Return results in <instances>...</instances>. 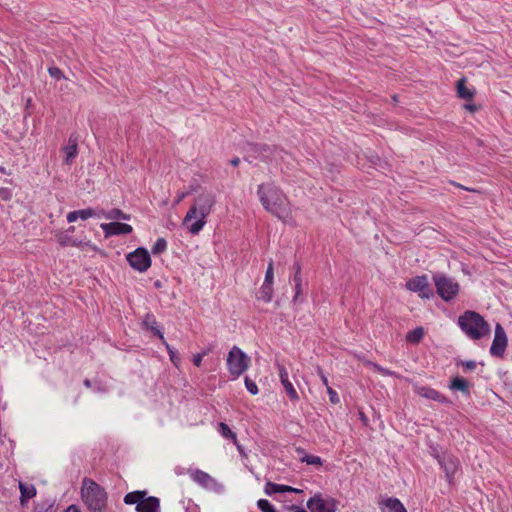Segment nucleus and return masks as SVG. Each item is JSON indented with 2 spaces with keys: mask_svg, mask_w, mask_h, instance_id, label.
<instances>
[{
  "mask_svg": "<svg viewBox=\"0 0 512 512\" xmlns=\"http://www.w3.org/2000/svg\"><path fill=\"white\" fill-rule=\"evenodd\" d=\"M257 195L263 208L278 219L285 221L291 216L289 200L274 182L258 185Z\"/></svg>",
  "mask_w": 512,
  "mask_h": 512,
  "instance_id": "1",
  "label": "nucleus"
},
{
  "mask_svg": "<svg viewBox=\"0 0 512 512\" xmlns=\"http://www.w3.org/2000/svg\"><path fill=\"white\" fill-rule=\"evenodd\" d=\"M215 203L216 197L212 192L203 191L195 198L183 219V225L191 234L197 235L203 229Z\"/></svg>",
  "mask_w": 512,
  "mask_h": 512,
  "instance_id": "2",
  "label": "nucleus"
},
{
  "mask_svg": "<svg viewBox=\"0 0 512 512\" xmlns=\"http://www.w3.org/2000/svg\"><path fill=\"white\" fill-rule=\"evenodd\" d=\"M458 325L461 330L472 340H480L490 334V326L479 313L465 311L458 318Z\"/></svg>",
  "mask_w": 512,
  "mask_h": 512,
  "instance_id": "3",
  "label": "nucleus"
},
{
  "mask_svg": "<svg viewBox=\"0 0 512 512\" xmlns=\"http://www.w3.org/2000/svg\"><path fill=\"white\" fill-rule=\"evenodd\" d=\"M82 499L91 512H104L107 506V493L94 480L84 478L82 485Z\"/></svg>",
  "mask_w": 512,
  "mask_h": 512,
  "instance_id": "4",
  "label": "nucleus"
},
{
  "mask_svg": "<svg viewBox=\"0 0 512 512\" xmlns=\"http://www.w3.org/2000/svg\"><path fill=\"white\" fill-rule=\"evenodd\" d=\"M146 490H136L124 496V503L136 505V512H160V499L156 496H148Z\"/></svg>",
  "mask_w": 512,
  "mask_h": 512,
  "instance_id": "5",
  "label": "nucleus"
},
{
  "mask_svg": "<svg viewBox=\"0 0 512 512\" xmlns=\"http://www.w3.org/2000/svg\"><path fill=\"white\" fill-rule=\"evenodd\" d=\"M432 279L436 287V293L445 302L452 301L458 295L460 285L453 278L444 273H435Z\"/></svg>",
  "mask_w": 512,
  "mask_h": 512,
  "instance_id": "6",
  "label": "nucleus"
},
{
  "mask_svg": "<svg viewBox=\"0 0 512 512\" xmlns=\"http://www.w3.org/2000/svg\"><path fill=\"white\" fill-rule=\"evenodd\" d=\"M250 357L239 347L233 346L227 356V368L229 373L237 378L249 367Z\"/></svg>",
  "mask_w": 512,
  "mask_h": 512,
  "instance_id": "7",
  "label": "nucleus"
},
{
  "mask_svg": "<svg viewBox=\"0 0 512 512\" xmlns=\"http://www.w3.org/2000/svg\"><path fill=\"white\" fill-rule=\"evenodd\" d=\"M129 265L136 271L143 273L151 266V257L148 250L144 247H138L126 255Z\"/></svg>",
  "mask_w": 512,
  "mask_h": 512,
  "instance_id": "8",
  "label": "nucleus"
},
{
  "mask_svg": "<svg viewBox=\"0 0 512 512\" xmlns=\"http://www.w3.org/2000/svg\"><path fill=\"white\" fill-rule=\"evenodd\" d=\"M406 288L412 292L418 293L422 299H431L434 297L432 287L428 282L426 275H420L410 278L406 282Z\"/></svg>",
  "mask_w": 512,
  "mask_h": 512,
  "instance_id": "9",
  "label": "nucleus"
},
{
  "mask_svg": "<svg viewBox=\"0 0 512 512\" xmlns=\"http://www.w3.org/2000/svg\"><path fill=\"white\" fill-rule=\"evenodd\" d=\"M507 335L500 323H497L495 326V335L490 347V354L494 357L502 358L504 356L506 347H507Z\"/></svg>",
  "mask_w": 512,
  "mask_h": 512,
  "instance_id": "10",
  "label": "nucleus"
},
{
  "mask_svg": "<svg viewBox=\"0 0 512 512\" xmlns=\"http://www.w3.org/2000/svg\"><path fill=\"white\" fill-rule=\"evenodd\" d=\"M307 508L311 512H335L336 511V500L329 498L324 500L320 493L315 494L307 501Z\"/></svg>",
  "mask_w": 512,
  "mask_h": 512,
  "instance_id": "11",
  "label": "nucleus"
},
{
  "mask_svg": "<svg viewBox=\"0 0 512 512\" xmlns=\"http://www.w3.org/2000/svg\"><path fill=\"white\" fill-rule=\"evenodd\" d=\"M189 474L194 482H196L205 489L214 491H220L222 489L221 484H219L216 479H214L212 476H210L207 472L203 470H189Z\"/></svg>",
  "mask_w": 512,
  "mask_h": 512,
  "instance_id": "12",
  "label": "nucleus"
},
{
  "mask_svg": "<svg viewBox=\"0 0 512 512\" xmlns=\"http://www.w3.org/2000/svg\"><path fill=\"white\" fill-rule=\"evenodd\" d=\"M436 458L447 480L451 482L460 466L458 458L451 454L438 455Z\"/></svg>",
  "mask_w": 512,
  "mask_h": 512,
  "instance_id": "13",
  "label": "nucleus"
},
{
  "mask_svg": "<svg viewBox=\"0 0 512 512\" xmlns=\"http://www.w3.org/2000/svg\"><path fill=\"white\" fill-rule=\"evenodd\" d=\"M100 227L104 231L106 238L111 236L127 235L133 231L131 225L117 221H113L110 223H102Z\"/></svg>",
  "mask_w": 512,
  "mask_h": 512,
  "instance_id": "14",
  "label": "nucleus"
},
{
  "mask_svg": "<svg viewBox=\"0 0 512 512\" xmlns=\"http://www.w3.org/2000/svg\"><path fill=\"white\" fill-rule=\"evenodd\" d=\"M142 329L150 331L153 336L159 338L162 342H165L164 334L153 313L147 312L145 314L142 322Z\"/></svg>",
  "mask_w": 512,
  "mask_h": 512,
  "instance_id": "15",
  "label": "nucleus"
},
{
  "mask_svg": "<svg viewBox=\"0 0 512 512\" xmlns=\"http://www.w3.org/2000/svg\"><path fill=\"white\" fill-rule=\"evenodd\" d=\"M63 152L65 154L64 163L71 165L78 155V137L76 134L73 133L69 136L67 145L63 147Z\"/></svg>",
  "mask_w": 512,
  "mask_h": 512,
  "instance_id": "16",
  "label": "nucleus"
},
{
  "mask_svg": "<svg viewBox=\"0 0 512 512\" xmlns=\"http://www.w3.org/2000/svg\"><path fill=\"white\" fill-rule=\"evenodd\" d=\"M416 392L421 397H424V398H427L430 400H434V401H437V402H440V403L446 404V405L452 404V401L450 399H448L445 395L441 394L439 391H437L436 389H433L431 387L422 386V387H419L416 390Z\"/></svg>",
  "mask_w": 512,
  "mask_h": 512,
  "instance_id": "17",
  "label": "nucleus"
},
{
  "mask_svg": "<svg viewBox=\"0 0 512 512\" xmlns=\"http://www.w3.org/2000/svg\"><path fill=\"white\" fill-rule=\"evenodd\" d=\"M381 512H407L402 502L395 497H388L379 502Z\"/></svg>",
  "mask_w": 512,
  "mask_h": 512,
  "instance_id": "18",
  "label": "nucleus"
},
{
  "mask_svg": "<svg viewBox=\"0 0 512 512\" xmlns=\"http://www.w3.org/2000/svg\"><path fill=\"white\" fill-rule=\"evenodd\" d=\"M268 149V144L264 143H247L245 151L247 155L244 157V160L252 163L255 159L261 160V153Z\"/></svg>",
  "mask_w": 512,
  "mask_h": 512,
  "instance_id": "19",
  "label": "nucleus"
},
{
  "mask_svg": "<svg viewBox=\"0 0 512 512\" xmlns=\"http://www.w3.org/2000/svg\"><path fill=\"white\" fill-rule=\"evenodd\" d=\"M19 490H20V504L21 506H26L28 501L35 497L37 494V490L33 484H26L24 482H19Z\"/></svg>",
  "mask_w": 512,
  "mask_h": 512,
  "instance_id": "20",
  "label": "nucleus"
},
{
  "mask_svg": "<svg viewBox=\"0 0 512 512\" xmlns=\"http://www.w3.org/2000/svg\"><path fill=\"white\" fill-rule=\"evenodd\" d=\"M470 383L468 380L461 376H455L451 379L449 384V389L452 391H460L462 394L469 396L470 395Z\"/></svg>",
  "mask_w": 512,
  "mask_h": 512,
  "instance_id": "21",
  "label": "nucleus"
},
{
  "mask_svg": "<svg viewBox=\"0 0 512 512\" xmlns=\"http://www.w3.org/2000/svg\"><path fill=\"white\" fill-rule=\"evenodd\" d=\"M457 96L461 99L472 100L475 95V90L466 86V78L462 77L456 83Z\"/></svg>",
  "mask_w": 512,
  "mask_h": 512,
  "instance_id": "22",
  "label": "nucleus"
},
{
  "mask_svg": "<svg viewBox=\"0 0 512 512\" xmlns=\"http://www.w3.org/2000/svg\"><path fill=\"white\" fill-rule=\"evenodd\" d=\"M282 153H284L283 149H280L275 145H268V149L261 153V161L265 163L273 162L277 160V158H282Z\"/></svg>",
  "mask_w": 512,
  "mask_h": 512,
  "instance_id": "23",
  "label": "nucleus"
},
{
  "mask_svg": "<svg viewBox=\"0 0 512 512\" xmlns=\"http://www.w3.org/2000/svg\"><path fill=\"white\" fill-rule=\"evenodd\" d=\"M100 213H101V217H104L105 219H109V220H116V219L130 220L131 219L130 214L124 213L121 209H118V208H113L108 212H106L103 209H100Z\"/></svg>",
  "mask_w": 512,
  "mask_h": 512,
  "instance_id": "24",
  "label": "nucleus"
},
{
  "mask_svg": "<svg viewBox=\"0 0 512 512\" xmlns=\"http://www.w3.org/2000/svg\"><path fill=\"white\" fill-rule=\"evenodd\" d=\"M297 453L300 457L301 462H305L308 465H322V459L319 456L309 455L303 448H297Z\"/></svg>",
  "mask_w": 512,
  "mask_h": 512,
  "instance_id": "25",
  "label": "nucleus"
},
{
  "mask_svg": "<svg viewBox=\"0 0 512 512\" xmlns=\"http://www.w3.org/2000/svg\"><path fill=\"white\" fill-rule=\"evenodd\" d=\"M273 285L263 283L257 293V299L269 303L272 300Z\"/></svg>",
  "mask_w": 512,
  "mask_h": 512,
  "instance_id": "26",
  "label": "nucleus"
},
{
  "mask_svg": "<svg viewBox=\"0 0 512 512\" xmlns=\"http://www.w3.org/2000/svg\"><path fill=\"white\" fill-rule=\"evenodd\" d=\"M424 336V329L422 327H416L415 329L409 331L406 335V340L409 343L417 344L421 341Z\"/></svg>",
  "mask_w": 512,
  "mask_h": 512,
  "instance_id": "27",
  "label": "nucleus"
},
{
  "mask_svg": "<svg viewBox=\"0 0 512 512\" xmlns=\"http://www.w3.org/2000/svg\"><path fill=\"white\" fill-rule=\"evenodd\" d=\"M218 432L221 434L222 437H224L225 439H231L233 441V443H236V440H237V435L235 432H233L230 427L224 423V422H220L218 424Z\"/></svg>",
  "mask_w": 512,
  "mask_h": 512,
  "instance_id": "28",
  "label": "nucleus"
},
{
  "mask_svg": "<svg viewBox=\"0 0 512 512\" xmlns=\"http://www.w3.org/2000/svg\"><path fill=\"white\" fill-rule=\"evenodd\" d=\"M78 218L82 220H87L90 217H101L100 209L96 210L92 207H88L86 209L77 210Z\"/></svg>",
  "mask_w": 512,
  "mask_h": 512,
  "instance_id": "29",
  "label": "nucleus"
},
{
  "mask_svg": "<svg viewBox=\"0 0 512 512\" xmlns=\"http://www.w3.org/2000/svg\"><path fill=\"white\" fill-rule=\"evenodd\" d=\"M166 249H167V241L165 240V238L160 237L156 240V242L152 246L151 252L154 255H159V254L165 252Z\"/></svg>",
  "mask_w": 512,
  "mask_h": 512,
  "instance_id": "30",
  "label": "nucleus"
},
{
  "mask_svg": "<svg viewBox=\"0 0 512 512\" xmlns=\"http://www.w3.org/2000/svg\"><path fill=\"white\" fill-rule=\"evenodd\" d=\"M457 366L463 367V371L465 373L472 372L477 367V362L474 360H462V359H456L455 361Z\"/></svg>",
  "mask_w": 512,
  "mask_h": 512,
  "instance_id": "31",
  "label": "nucleus"
},
{
  "mask_svg": "<svg viewBox=\"0 0 512 512\" xmlns=\"http://www.w3.org/2000/svg\"><path fill=\"white\" fill-rule=\"evenodd\" d=\"M282 385L285 389L286 394L288 395V397L290 398L291 401L299 400V395L290 380L283 382Z\"/></svg>",
  "mask_w": 512,
  "mask_h": 512,
  "instance_id": "32",
  "label": "nucleus"
},
{
  "mask_svg": "<svg viewBox=\"0 0 512 512\" xmlns=\"http://www.w3.org/2000/svg\"><path fill=\"white\" fill-rule=\"evenodd\" d=\"M264 492L269 496L276 493H282V484H276L268 481L264 486Z\"/></svg>",
  "mask_w": 512,
  "mask_h": 512,
  "instance_id": "33",
  "label": "nucleus"
},
{
  "mask_svg": "<svg viewBox=\"0 0 512 512\" xmlns=\"http://www.w3.org/2000/svg\"><path fill=\"white\" fill-rule=\"evenodd\" d=\"M166 349H167V352L169 354V357H170V360L171 362L175 365V366H178L179 363L181 362V358L180 356L178 355V352L172 347L170 346L166 341L165 342H162Z\"/></svg>",
  "mask_w": 512,
  "mask_h": 512,
  "instance_id": "34",
  "label": "nucleus"
},
{
  "mask_svg": "<svg viewBox=\"0 0 512 512\" xmlns=\"http://www.w3.org/2000/svg\"><path fill=\"white\" fill-rule=\"evenodd\" d=\"M257 507L261 512H277L275 507L267 499H259Z\"/></svg>",
  "mask_w": 512,
  "mask_h": 512,
  "instance_id": "35",
  "label": "nucleus"
},
{
  "mask_svg": "<svg viewBox=\"0 0 512 512\" xmlns=\"http://www.w3.org/2000/svg\"><path fill=\"white\" fill-rule=\"evenodd\" d=\"M294 289H295V295L293 297L292 302L294 304L302 303L304 301V298L302 296L303 284L302 283H297L296 285H294Z\"/></svg>",
  "mask_w": 512,
  "mask_h": 512,
  "instance_id": "36",
  "label": "nucleus"
},
{
  "mask_svg": "<svg viewBox=\"0 0 512 512\" xmlns=\"http://www.w3.org/2000/svg\"><path fill=\"white\" fill-rule=\"evenodd\" d=\"M244 383H245V387H246L247 391L250 394H252V395L258 394V392H259L258 386L253 380H251L249 377H245Z\"/></svg>",
  "mask_w": 512,
  "mask_h": 512,
  "instance_id": "37",
  "label": "nucleus"
},
{
  "mask_svg": "<svg viewBox=\"0 0 512 512\" xmlns=\"http://www.w3.org/2000/svg\"><path fill=\"white\" fill-rule=\"evenodd\" d=\"M273 281H274V270H273V261L271 260L268 264L263 283L273 285Z\"/></svg>",
  "mask_w": 512,
  "mask_h": 512,
  "instance_id": "38",
  "label": "nucleus"
},
{
  "mask_svg": "<svg viewBox=\"0 0 512 512\" xmlns=\"http://www.w3.org/2000/svg\"><path fill=\"white\" fill-rule=\"evenodd\" d=\"M58 242L62 247L78 246V243L68 235H62L58 238Z\"/></svg>",
  "mask_w": 512,
  "mask_h": 512,
  "instance_id": "39",
  "label": "nucleus"
},
{
  "mask_svg": "<svg viewBox=\"0 0 512 512\" xmlns=\"http://www.w3.org/2000/svg\"><path fill=\"white\" fill-rule=\"evenodd\" d=\"M48 73L51 77H53L56 80H61L64 78L62 70L56 66L49 67Z\"/></svg>",
  "mask_w": 512,
  "mask_h": 512,
  "instance_id": "40",
  "label": "nucleus"
},
{
  "mask_svg": "<svg viewBox=\"0 0 512 512\" xmlns=\"http://www.w3.org/2000/svg\"><path fill=\"white\" fill-rule=\"evenodd\" d=\"M35 512H56L53 502L46 501Z\"/></svg>",
  "mask_w": 512,
  "mask_h": 512,
  "instance_id": "41",
  "label": "nucleus"
},
{
  "mask_svg": "<svg viewBox=\"0 0 512 512\" xmlns=\"http://www.w3.org/2000/svg\"><path fill=\"white\" fill-rule=\"evenodd\" d=\"M13 192L10 188L7 187H1L0 188V198L3 201H10L12 199Z\"/></svg>",
  "mask_w": 512,
  "mask_h": 512,
  "instance_id": "42",
  "label": "nucleus"
},
{
  "mask_svg": "<svg viewBox=\"0 0 512 512\" xmlns=\"http://www.w3.org/2000/svg\"><path fill=\"white\" fill-rule=\"evenodd\" d=\"M327 393L329 395V400L332 404H338L340 402L338 393L333 388L328 387Z\"/></svg>",
  "mask_w": 512,
  "mask_h": 512,
  "instance_id": "43",
  "label": "nucleus"
},
{
  "mask_svg": "<svg viewBox=\"0 0 512 512\" xmlns=\"http://www.w3.org/2000/svg\"><path fill=\"white\" fill-rule=\"evenodd\" d=\"M207 354H208V350H205V351H203V352H201V353H197V354H195V355L193 356V359H192L193 364H194L195 366H197V367L201 366L202 359H203V357H204L205 355H207Z\"/></svg>",
  "mask_w": 512,
  "mask_h": 512,
  "instance_id": "44",
  "label": "nucleus"
},
{
  "mask_svg": "<svg viewBox=\"0 0 512 512\" xmlns=\"http://www.w3.org/2000/svg\"><path fill=\"white\" fill-rule=\"evenodd\" d=\"M278 368H279V377H280L281 383L289 381V375H288L286 368L282 365H279Z\"/></svg>",
  "mask_w": 512,
  "mask_h": 512,
  "instance_id": "45",
  "label": "nucleus"
},
{
  "mask_svg": "<svg viewBox=\"0 0 512 512\" xmlns=\"http://www.w3.org/2000/svg\"><path fill=\"white\" fill-rule=\"evenodd\" d=\"M192 191H195L193 186L190 187L189 191L179 193L175 199V204H179L183 201Z\"/></svg>",
  "mask_w": 512,
  "mask_h": 512,
  "instance_id": "46",
  "label": "nucleus"
},
{
  "mask_svg": "<svg viewBox=\"0 0 512 512\" xmlns=\"http://www.w3.org/2000/svg\"><path fill=\"white\" fill-rule=\"evenodd\" d=\"M93 389L97 393H105L107 392V388L99 381H95L93 384Z\"/></svg>",
  "mask_w": 512,
  "mask_h": 512,
  "instance_id": "47",
  "label": "nucleus"
},
{
  "mask_svg": "<svg viewBox=\"0 0 512 512\" xmlns=\"http://www.w3.org/2000/svg\"><path fill=\"white\" fill-rule=\"evenodd\" d=\"M317 372H318V375L320 376V379H321L323 385H325L326 388L330 387L328 384V379L325 376L323 369L321 367H317Z\"/></svg>",
  "mask_w": 512,
  "mask_h": 512,
  "instance_id": "48",
  "label": "nucleus"
},
{
  "mask_svg": "<svg viewBox=\"0 0 512 512\" xmlns=\"http://www.w3.org/2000/svg\"><path fill=\"white\" fill-rule=\"evenodd\" d=\"M78 218L77 210L71 211L67 214V221L69 223L75 222Z\"/></svg>",
  "mask_w": 512,
  "mask_h": 512,
  "instance_id": "49",
  "label": "nucleus"
},
{
  "mask_svg": "<svg viewBox=\"0 0 512 512\" xmlns=\"http://www.w3.org/2000/svg\"><path fill=\"white\" fill-rule=\"evenodd\" d=\"M233 444L236 446V448H237L239 454L241 455V457L247 458V454H246L243 446L238 442V439L236 440V443H233Z\"/></svg>",
  "mask_w": 512,
  "mask_h": 512,
  "instance_id": "50",
  "label": "nucleus"
},
{
  "mask_svg": "<svg viewBox=\"0 0 512 512\" xmlns=\"http://www.w3.org/2000/svg\"><path fill=\"white\" fill-rule=\"evenodd\" d=\"M464 108L470 112H475L478 110V106L476 104H473V103H470V104H465L464 105Z\"/></svg>",
  "mask_w": 512,
  "mask_h": 512,
  "instance_id": "51",
  "label": "nucleus"
},
{
  "mask_svg": "<svg viewBox=\"0 0 512 512\" xmlns=\"http://www.w3.org/2000/svg\"><path fill=\"white\" fill-rule=\"evenodd\" d=\"M64 512H81V511L76 505L72 504V505L68 506L67 509L64 510Z\"/></svg>",
  "mask_w": 512,
  "mask_h": 512,
  "instance_id": "52",
  "label": "nucleus"
},
{
  "mask_svg": "<svg viewBox=\"0 0 512 512\" xmlns=\"http://www.w3.org/2000/svg\"><path fill=\"white\" fill-rule=\"evenodd\" d=\"M289 509L292 510L293 512H307L303 507L296 505H291Z\"/></svg>",
  "mask_w": 512,
  "mask_h": 512,
  "instance_id": "53",
  "label": "nucleus"
},
{
  "mask_svg": "<svg viewBox=\"0 0 512 512\" xmlns=\"http://www.w3.org/2000/svg\"><path fill=\"white\" fill-rule=\"evenodd\" d=\"M294 274H301V265L299 262L293 264Z\"/></svg>",
  "mask_w": 512,
  "mask_h": 512,
  "instance_id": "54",
  "label": "nucleus"
},
{
  "mask_svg": "<svg viewBox=\"0 0 512 512\" xmlns=\"http://www.w3.org/2000/svg\"><path fill=\"white\" fill-rule=\"evenodd\" d=\"M293 282H294V285H296L297 283H302V276H301V274H294Z\"/></svg>",
  "mask_w": 512,
  "mask_h": 512,
  "instance_id": "55",
  "label": "nucleus"
},
{
  "mask_svg": "<svg viewBox=\"0 0 512 512\" xmlns=\"http://www.w3.org/2000/svg\"><path fill=\"white\" fill-rule=\"evenodd\" d=\"M93 384L94 382H92L90 379L86 378L84 379L83 381V385L86 387V388H93Z\"/></svg>",
  "mask_w": 512,
  "mask_h": 512,
  "instance_id": "56",
  "label": "nucleus"
},
{
  "mask_svg": "<svg viewBox=\"0 0 512 512\" xmlns=\"http://www.w3.org/2000/svg\"><path fill=\"white\" fill-rule=\"evenodd\" d=\"M375 366L378 369V371H380L383 375H391L392 374V372L387 369H384L378 365H375Z\"/></svg>",
  "mask_w": 512,
  "mask_h": 512,
  "instance_id": "57",
  "label": "nucleus"
},
{
  "mask_svg": "<svg viewBox=\"0 0 512 512\" xmlns=\"http://www.w3.org/2000/svg\"><path fill=\"white\" fill-rule=\"evenodd\" d=\"M240 163V159L238 157H234L233 159L230 160V164L234 167L238 166Z\"/></svg>",
  "mask_w": 512,
  "mask_h": 512,
  "instance_id": "58",
  "label": "nucleus"
},
{
  "mask_svg": "<svg viewBox=\"0 0 512 512\" xmlns=\"http://www.w3.org/2000/svg\"><path fill=\"white\" fill-rule=\"evenodd\" d=\"M284 492H292V487L282 484V493H284Z\"/></svg>",
  "mask_w": 512,
  "mask_h": 512,
  "instance_id": "59",
  "label": "nucleus"
},
{
  "mask_svg": "<svg viewBox=\"0 0 512 512\" xmlns=\"http://www.w3.org/2000/svg\"><path fill=\"white\" fill-rule=\"evenodd\" d=\"M0 173L10 175V172L4 166H0Z\"/></svg>",
  "mask_w": 512,
  "mask_h": 512,
  "instance_id": "60",
  "label": "nucleus"
},
{
  "mask_svg": "<svg viewBox=\"0 0 512 512\" xmlns=\"http://www.w3.org/2000/svg\"><path fill=\"white\" fill-rule=\"evenodd\" d=\"M360 419H361L364 423H366V422H367V417L365 416V414H364V413H360Z\"/></svg>",
  "mask_w": 512,
  "mask_h": 512,
  "instance_id": "61",
  "label": "nucleus"
},
{
  "mask_svg": "<svg viewBox=\"0 0 512 512\" xmlns=\"http://www.w3.org/2000/svg\"><path fill=\"white\" fill-rule=\"evenodd\" d=\"M155 287L157 288H160L161 287V282L159 280H157L155 283H154Z\"/></svg>",
  "mask_w": 512,
  "mask_h": 512,
  "instance_id": "62",
  "label": "nucleus"
},
{
  "mask_svg": "<svg viewBox=\"0 0 512 512\" xmlns=\"http://www.w3.org/2000/svg\"><path fill=\"white\" fill-rule=\"evenodd\" d=\"M300 492H301V490L292 487V492L291 493H300Z\"/></svg>",
  "mask_w": 512,
  "mask_h": 512,
  "instance_id": "63",
  "label": "nucleus"
},
{
  "mask_svg": "<svg viewBox=\"0 0 512 512\" xmlns=\"http://www.w3.org/2000/svg\"><path fill=\"white\" fill-rule=\"evenodd\" d=\"M75 230V227L74 226H70L68 229H67V232H74Z\"/></svg>",
  "mask_w": 512,
  "mask_h": 512,
  "instance_id": "64",
  "label": "nucleus"
}]
</instances>
